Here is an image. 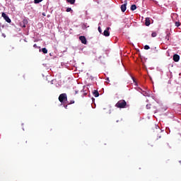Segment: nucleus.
<instances>
[{"instance_id":"obj_2","label":"nucleus","mask_w":181,"mask_h":181,"mask_svg":"<svg viewBox=\"0 0 181 181\" xmlns=\"http://www.w3.org/2000/svg\"><path fill=\"white\" fill-rule=\"evenodd\" d=\"M58 99H59V101L62 103H66V101H67V94L62 93L61 95H59Z\"/></svg>"},{"instance_id":"obj_6","label":"nucleus","mask_w":181,"mask_h":181,"mask_svg":"<svg viewBox=\"0 0 181 181\" xmlns=\"http://www.w3.org/2000/svg\"><path fill=\"white\" fill-rule=\"evenodd\" d=\"M110 27H107V28H106V30H104V32H103L104 36H106V37L110 36Z\"/></svg>"},{"instance_id":"obj_13","label":"nucleus","mask_w":181,"mask_h":181,"mask_svg":"<svg viewBox=\"0 0 181 181\" xmlns=\"http://www.w3.org/2000/svg\"><path fill=\"white\" fill-rule=\"evenodd\" d=\"M66 11V12H71V13H73V10L71 9V8H67Z\"/></svg>"},{"instance_id":"obj_19","label":"nucleus","mask_w":181,"mask_h":181,"mask_svg":"<svg viewBox=\"0 0 181 181\" xmlns=\"http://www.w3.org/2000/svg\"><path fill=\"white\" fill-rule=\"evenodd\" d=\"M14 47L11 46L8 47V50L11 51V50H13Z\"/></svg>"},{"instance_id":"obj_11","label":"nucleus","mask_w":181,"mask_h":181,"mask_svg":"<svg viewBox=\"0 0 181 181\" xmlns=\"http://www.w3.org/2000/svg\"><path fill=\"white\" fill-rule=\"evenodd\" d=\"M130 9L131 11H135L136 9V5L135 4L132 5Z\"/></svg>"},{"instance_id":"obj_8","label":"nucleus","mask_w":181,"mask_h":181,"mask_svg":"<svg viewBox=\"0 0 181 181\" xmlns=\"http://www.w3.org/2000/svg\"><path fill=\"white\" fill-rule=\"evenodd\" d=\"M145 25L146 26H149V25H151V18H146Z\"/></svg>"},{"instance_id":"obj_15","label":"nucleus","mask_w":181,"mask_h":181,"mask_svg":"<svg viewBox=\"0 0 181 181\" xmlns=\"http://www.w3.org/2000/svg\"><path fill=\"white\" fill-rule=\"evenodd\" d=\"M43 0H34L35 4H40Z\"/></svg>"},{"instance_id":"obj_3","label":"nucleus","mask_w":181,"mask_h":181,"mask_svg":"<svg viewBox=\"0 0 181 181\" xmlns=\"http://www.w3.org/2000/svg\"><path fill=\"white\" fill-rule=\"evenodd\" d=\"M1 16H2V18H4V21H6V22H7V23H11V18H9V16H8L6 15V13H2Z\"/></svg>"},{"instance_id":"obj_9","label":"nucleus","mask_w":181,"mask_h":181,"mask_svg":"<svg viewBox=\"0 0 181 181\" xmlns=\"http://www.w3.org/2000/svg\"><path fill=\"white\" fill-rule=\"evenodd\" d=\"M93 94L94 97H99L100 96V93H98V90H95L93 92Z\"/></svg>"},{"instance_id":"obj_23","label":"nucleus","mask_w":181,"mask_h":181,"mask_svg":"<svg viewBox=\"0 0 181 181\" xmlns=\"http://www.w3.org/2000/svg\"><path fill=\"white\" fill-rule=\"evenodd\" d=\"M69 104H74V100H71Z\"/></svg>"},{"instance_id":"obj_5","label":"nucleus","mask_w":181,"mask_h":181,"mask_svg":"<svg viewBox=\"0 0 181 181\" xmlns=\"http://www.w3.org/2000/svg\"><path fill=\"white\" fill-rule=\"evenodd\" d=\"M79 40H81V43L83 45H87V40L86 39L85 36H80Z\"/></svg>"},{"instance_id":"obj_22","label":"nucleus","mask_w":181,"mask_h":181,"mask_svg":"<svg viewBox=\"0 0 181 181\" xmlns=\"http://www.w3.org/2000/svg\"><path fill=\"white\" fill-rule=\"evenodd\" d=\"M165 39H167V40H169V35H167L165 36Z\"/></svg>"},{"instance_id":"obj_14","label":"nucleus","mask_w":181,"mask_h":181,"mask_svg":"<svg viewBox=\"0 0 181 181\" xmlns=\"http://www.w3.org/2000/svg\"><path fill=\"white\" fill-rule=\"evenodd\" d=\"M157 35H158V34L156 33V32H153L151 34L152 37H156Z\"/></svg>"},{"instance_id":"obj_26","label":"nucleus","mask_w":181,"mask_h":181,"mask_svg":"<svg viewBox=\"0 0 181 181\" xmlns=\"http://www.w3.org/2000/svg\"><path fill=\"white\" fill-rule=\"evenodd\" d=\"M64 108L67 110V105L64 106Z\"/></svg>"},{"instance_id":"obj_29","label":"nucleus","mask_w":181,"mask_h":181,"mask_svg":"<svg viewBox=\"0 0 181 181\" xmlns=\"http://www.w3.org/2000/svg\"><path fill=\"white\" fill-rule=\"evenodd\" d=\"M159 138H160V136H159Z\"/></svg>"},{"instance_id":"obj_18","label":"nucleus","mask_w":181,"mask_h":181,"mask_svg":"<svg viewBox=\"0 0 181 181\" xmlns=\"http://www.w3.org/2000/svg\"><path fill=\"white\" fill-rule=\"evenodd\" d=\"M144 49L145 50H149L150 47H148V45H145Z\"/></svg>"},{"instance_id":"obj_20","label":"nucleus","mask_w":181,"mask_h":181,"mask_svg":"<svg viewBox=\"0 0 181 181\" xmlns=\"http://www.w3.org/2000/svg\"><path fill=\"white\" fill-rule=\"evenodd\" d=\"M147 110H151V105H146Z\"/></svg>"},{"instance_id":"obj_28","label":"nucleus","mask_w":181,"mask_h":181,"mask_svg":"<svg viewBox=\"0 0 181 181\" xmlns=\"http://www.w3.org/2000/svg\"><path fill=\"white\" fill-rule=\"evenodd\" d=\"M2 28H4V25H2Z\"/></svg>"},{"instance_id":"obj_27","label":"nucleus","mask_w":181,"mask_h":181,"mask_svg":"<svg viewBox=\"0 0 181 181\" xmlns=\"http://www.w3.org/2000/svg\"><path fill=\"white\" fill-rule=\"evenodd\" d=\"M23 28H26V25L24 24V25H23Z\"/></svg>"},{"instance_id":"obj_4","label":"nucleus","mask_w":181,"mask_h":181,"mask_svg":"<svg viewBox=\"0 0 181 181\" xmlns=\"http://www.w3.org/2000/svg\"><path fill=\"white\" fill-rule=\"evenodd\" d=\"M127 0L124 1V4L121 6V11L122 12H125L127 11Z\"/></svg>"},{"instance_id":"obj_25","label":"nucleus","mask_w":181,"mask_h":181,"mask_svg":"<svg viewBox=\"0 0 181 181\" xmlns=\"http://www.w3.org/2000/svg\"><path fill=\"white\" fill-rule=\"evenodd\" d=\"M3 37H6V35L5 34H2Z\"/></svg>"},{"instance_id":"obj_7","label":"nucleus","mask_w":181,"mask_h":181,"mask_svg":"<svg viewBox=\"0 0 181 181\" xmlns=\"http://www.w3.org/2000/svg\"><path fill=\"white\" fill-rule=\"evenodd\" d=\"M173 60H174V62H179V60H180V56H179L178 54H174Z\"/></svg>"},{"instance_id":"obj_10","label":"nucleus","mask_w":181,"mask_h":181,"mask_svg":"<svg viewBox=\"0 0 181 181\" xmlns=\"http://www.w3.org/2000/svg\"><path fill=\"white\" fill-rule=\"evenodd\" d=\"M66 1L69 3V4H71V5H74L75 2H76V0H66Z\"/></svg>"},{"instance_id":"obj_24","label":"nucleus","mask_w":181,"mask_h":181,"mask_svg":"<svg viewBox=\"0 0 181 181\" xmlns=\"http://www.w3.org/2000/svg\"><path fill=\"white\" fill-rule=\"evenodd\" d=\"M33 47H35V49L37 47V45H36V44H35L34 45H33Z\"/></svg>"},{"instance_id":"obj_17","label":"nucleus","mask_w":181,"mask_h":181,"mask_svg":"<svg viewBox=\"0 0 181 181\" xmlns=\"http://www.w3.org/2000/svg\"><path fill=\"white\" fill-rule=\"evenodd\" d=\"M98 30L99 33H103V30H101V27L99 26L98 28Z\"/></svg>"},{"instance_id":"obj_1","label":"nucleus","mask_w":181,"mask_h":181,"mask_svg":"<svg viewBox=\"0 0 181 181\" xmlns=\"http://www.w3.org/2000/svg\"><path fill=\"white\" fill-rule=\"evenodd\" d=\"M117 108H125L127 107V101L125 100H120L116 104Z\"/></svg>"},{"instance_id":"obj_21","label":"nucleus","mask_w":181,"mask_h":181,"mask_svg":"<svg viewBox=\"0 0 181 181\" xmlns=\"http://www.w3.org/2000/svg\"><path fill=\"white\" fill-rule=\"evenodd\" d=\"M23 23H24V25H25L26 23H28V20H24V21H23Z\"/></svg>"},{"instance_id":"obj_16","label":"nucleus","mask_w":181,"mask_h":181,"mask_svg":"<svg viewBox=\"0 0 181 181\" xmlns=\"http://www.w3.org/2000/svg\"><path fill=\"white\" fill-rule=\"evenodd\" d=\"M175 26H177V28H179V26H180V22L176 21L175 22Z\"/></svg>"},{"instance_id":"obj_12","label":"nucleus","mask_w":181,"mask_h":181,"mask_svg":"<svg viewBox=\"0 0 181 181\" xmlns=\"http://www.w3.org/2000/svg\"><path fill=\"white\" fill-rule=\"evenodd\" d=\"M42 53H44V54H47V49H46V48H42Z\"/></svg>"}]
</instances>
